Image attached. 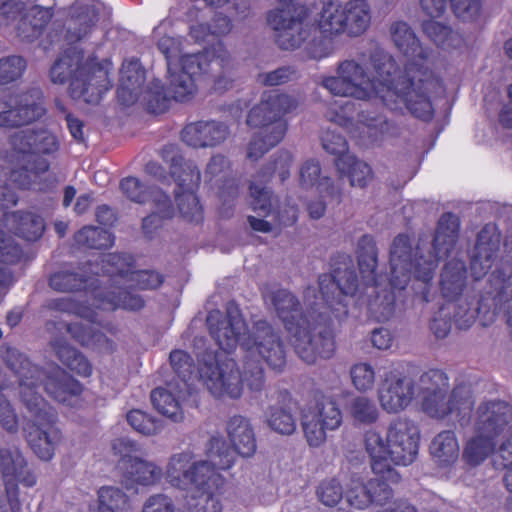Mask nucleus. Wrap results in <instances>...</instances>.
Returning <instances> with one entry per match:
<instances>
[{
  "instance_id": "54",
  "label": "nucleus",
  "mask_w": 512,
  "mask_h": 512,
  "mask_svg": "<svg viewBox=\"0 0 512 512\" xmlns=\"http://www.w3.org/2000/svg\"><path fill=\"white\" fill-rule=\"evenodd\" d=\"M170 364L177 376L185 383L191 378L195 370V363L192 356L181 349H175L169 355Z\"/></svg>"
},
{
  "instance_id": "59",
  "label": "nucleus",
  "mask_w": 512,
  "mask_h": 512,
  "mask_svg": "<svg viewBox=\"0 0 512 512\" xmlns=\"http://www.w3.org/2000/svg\"><path fill=\"white\" fill-rule=\"evenodd\" d=\"M497 456L501 459L502 468L507 470L503 478L505 487L512 493V433L499 446Z\"/></svg>"
},
{
  "instance_id": "25",
  "label": "nucleus",
  "mask_w": 512,
  "mask_h": 512,
  "mask_svg": "<svg viewBox=\"0 0 512 512\" xmlns=\"http://www.w3.org/2000/svg\"><path fill=\"white\" fill-rule=\"evenodd\" d=\"M12 101H1L5 108L0 112V127L14 128L30 124L40 119L46 112L43 93L39 88H31L18 94Z\"/></svg>"
},
{
  "instance_id": "19",
  "label": "nucleus",
  "mask_w": 512,
  "mask_h": 512,
  "mask_svg": "<svg viewBox=\"0 0 512 512\" xmlns=\"http://www.w3.org/2000/svg\"><path fill=\"white\" fill-rule=\"evenodd\" d=\"M285 8L271 10L267 22L276 32L275 41L282 50L298 48L309 35L305 21L309 10L305 6L295 5L296 0H277Z\"/></svg>"
},
{
  "instance_id": "46",
  "label": "nucleus",
  "mask_w": 512,
  "mask_h": 512,
  "mask_svg": "<svg viewBox=\"0 0 512 512\" xmlns=\"http://www.w3.org/2000/svg\"><path fill=\"white\" fill-rule=\"evenodd\" d=\"M97 508L116 512H128L130 499L122 489L114 486H103L98 492Z\"/></svg>"
},
{
  "instance_id": "29",
  "label": "nucleus",
  "mask_w": 512,
  "mask_h": 512,
  "mask_svg": "<svg viewBox=\"0 0 512 512\" xmlns=\"http://www.w3.org/2000/svg\"><path fill=\"white\" fill-rule=\"evenodd\" d=\"M501 233L493 223L485 224L477 234L470 273L473 280L482 279L490 270L500 248Z\"/></svg>"
},
{
  "instance_id": "38",
  "label": "nucleus",
  "mask_w": 512,
  "mask_h": 512,
  "mask_svg": "<svg viewBox=\"0 0 512 512\" xmlns=\"http://www.w3.org/2000/svg\"><path fill=\"white\" fill-rule=\"evenodd\" d=\"M50 345L58 360L70 371L81 377L91 376L93 371L91 362L66 340L55 338L50 342Z\"/></svg>"
},
{
  "instance_id": "6",
  "label": "nucleus",
  "mask_w": 512,
  "mask_h": 512,
  "mask_svg": "<svg viewBox=\"0 0 512 512\" xmlns=\"http://www.w3.org/2000/svg\"><path fill=\"white\" fill-rule=\"evenodd\" d=\"M136 259L128 253H108L101 259V269L109 278L105 291L93 292V305L101 311L113 312L118 308L139 311L145 300L121 285L138 290H155L164 283V275L156 270H136Z\"/></svg>"
},
{
  "instance_id": "15",
  "label": "nucleus",
  "mask_w": 512,
  "mask_h": 512,
  "mask_svg": "<svg viewBox=\"0 0 512 512\" xmlns=\"http://www.w3.org/2000/svg\"><path fill=\"white\" fill-rule=\"evenodd\" d=\"M467 280L468 269L464 261L452 259L444 264L440 274V291L445 304L453 305L455 326L459 330L469 329L482 309L483 297L474 292L463 296Z\"/></svg>"
},
{
  "instance_id": "18",
  "label": "nucleus",
  "mask_w": 512,
  "mask_h": 512,
  "mask_svg": "<svg viewBox=\"0 0 512 512\" xmlns=\"http://www.w3.org/2000/svg\"><path fill=\"white\" fill-rule=\"evenodd\" d=\"M311 400L302 414V428L308 444L319 447L326 441L327 431L338 429L343 421L342 412L332 396L320 389L311 391Z\"/></svg>"
},
{
  "instance_id": "34",
  "label": "nucleus",
  "mask_w": 512,
  "mask_h": 512,
  "mask_svg": "<svg viewBox=\"0 0 512 512\" xmlns=\"http://www.w3.org/2000/svg\"><path fill=\"white\" fill-rule=\"evenodd\" d=\"M53 17L51 8H44L34 5L22 11L18 15L19 21L16 26L18 38L23 42H34L44 33Z\"/></svg>"
},
{
  "instance_id": "21",
  "label": "nucleus",
  "mask_w": 512,
  "mask_h": 512,
  "mask_svg": "<svg viewBox=\"0 0 512 512\" xmlns=\"http://www.w3.org/2000/svg\"><path fill=\"white\" fill-rule=\"evenodd\" d=\"M336 72V76L325 77L322 81V85L333 95L358 100L377 99V86L366 69L355 60L340 62Z\"/></svg>"
},
{
  "instance_id": "43",
  "label": "nucleus",
  "mask_w": 512,
  "mask_h": 512,
  "mask_svg": "<svg viewBox=\"0 0 512 512\" xmlns=\"http://www.w3.org/2000/svg\"><path fill=\"white\" fill-rule=\"evenodd\" d=\"M74 241L79 247L102 250L113 246L114 236L106 229L84 226L75 233Z\"/></svg>"
},
{
  "instance_id": "51",
  "label": "nucleus",
  "mask_w": 512,
  "mask_h": 512,
  "mask_svg": "<svg viewBox=\"0 0 512 512\" xmlns=\"http://www.w3.org/2000/svg\"><path fill=\"white\" fill-rule=\"evenodd\" d=\"M27 68L24 57L10 55L0 58V85H8L19 80Z\"/></svg>"
},
{
  "instance_id": "36",
  "label": "nucleus",
  "mask_w": 512,
  "mask_h": 512,
  "mask_svg": "<svg viewBox=\"0 0 512 512\" xmlns=\"http://www.w3.org/2000/svg\"><path fill=\"white\" fill-rule=\"evenodd\" d=\"M423 12L431 18L441 17L450 3L454 15L463 21L472 20L478 16L481 0H419Z\"/></svg>"
},
{
  "instance_id": "45",
  "label": "nucleus",
  "mask_w": 512,
  "mask_h": 512,
  "mask_svg": "<svg viewBox=\"0 0 512 512\" xmlns=\"http://www.w3.org/2000/svg\"><path fill=\"white\" fill-rule=\"evenodd\" d=\"M151 402L160 414L171 419L173 422L183 420L184 413L179 400L167 389L163 387L153 389L151 392Z\"/></svg>"
},
{
  "instance_id": "32",
  "label": "nucleus",
  "mask_w": 512,
  "mask_h": 512,
  "mask_svg": "<svg viewBox=\"0 0 512 512\" xmlns=\"http://www.w3.org/2000/svg\"><path fill=\"white\" fill-rule=\"evenodd\" d=\"M391 38L398 50L408 58V61L422 63L429 66L432 50L423 47L412 28L404 21H396L390 26Z\"/></svg>"
},
{
  "instance_id": "28",
  "label": "nucleus",
  "mask_w": 512,
  "mask_h": 512,
  "mask_svg": "<svg viewBox=\"0 0 512 512\" xmlns=\"http://www.w3.org/2000/svg\"><path fill=\"white\" fill-rule=\"evenodd\" d=\"M12 149L18 155H24L29 162L46 160L43 156L55 153L59 149L56 137L47 130L24 129L9 138Z\"/></svg>"
},
{
  "instance_id": "10",
  "label": "nucleus",
  "mask_w": 512,
  "mask_h": 512,
  "mask_svg": "<svg viewBox=\"0 0 512 512\" xmlns=\"http://www.w3.org/2000/svg\"><path fill=\"white\" fill-rule=\"evenodd\" d=\"M231 57L222 41H218L202 52L187 54L181 58V70L172 74L169 92L178 102L188 101L196 92V81L199 77L208 76L213 71L220 74L213 76V89L215 91L227 90L231 80L226 76L231 67Z\"/></svg>"
},
{
  "instance_id": "64",
  "label": "nucleus",
  "mask_w": 512,
  "mask_h": 512,
  "mask_svg": "<svg viewBox=\"0 0 512 512\" xmlns=\"http://www.w3.org/2000/svg\"><path fill=\"white\" fill-rule=\"evenodd\" d=\"M142 512H174V504L166 495H152L145 502Z\"/></svg>"
},
{
  "instance_id": "49",
  "label": "nucleus",
  "mask_w": 512,
  "mask_h": 512,
  "mask_svg": "<svg viewBox=\"0 0 512 512\" xmlns=\"http://www.w3.org/2000/svg\"><path fill=\"white\" fill-rule=\"evenodd\" d=\"M268 426L282 435H292L296 431V419L283 407L271 406L267 416Z\"/></svg>"
},
{
  "instance_id": "35",
  "label": "nucleus",
  "mask_w": 512,
  "mask_h": 512,
  "mask_svg": "<svg viewBox=\"0 0 512 512\" xmlns=\"http://www.w3.org/2000/svg\"><path fill=\"white\" fill-rule=\"evenodd\" d=\"M3 217L4 225L26 241L39 240L45 231L44 219L39 214L19 210L5 212Z\"/></svg>"
},
{
  "instance_id": "41",
  "label": "nucleus",
  "mask_w": 512,
  "mask_h": 512,
  "mask_svg": "<svg viewBox=\"0 0 512 512\" xmlns=\"http://www.w3.org/2000/svg\"><path fill=\"white\" fill-rule=\"evenodd\" d=\"M430 453L440 467L454 464L459 456V445L455 433L446 430L437 434L430 444Z\"/></svg>"
},
{
  "instance_id": "7",
  "label": "nucleus",
  "mask_w": 512,
  "mask_h": 512,
  "mask_svg": "<svg viewBox=\"0 0 512 512\" xmlns=\"http://www.w3.org/2000/svg\"><path fill=\"white\" fill-rule=\"evenodd\" d=\"M220 470L211 461L195 460L193 452L183 451L170 457L166 477L173 487L192 493L187 501L190 512H222L226 480Z\"/></svg>"
},
{
  "instance_id": "14",
  "label": "nucleus",
  "mask_w": 512,
  "mask_h": 512,
  "mask_svg": "<svg viewBox=\"0 0 512 512\" xmlns=\"http://www.w3.org/2000/svg\"><path fill=\"white\" fill-rule=\"evenodd\" d=\"M160 156L169 164V174L177 184L175 201L181 217L189 223H202L204 210L197 196L200 170L192 161L186 160L174 144L163 146Z\"/></svg>"
},
{
  "instance_id": "20",
  "label": "nucleus",
  "mask_w": 512,
  "mask_h": 512,
  "mask_svg": "<svg viewBox=\"0 0 512 512\" xmlns=\"http://www.w3.org/2000/svg\"><path fill=\"white\" fill-rule=\"evenodd\" d=\"M112 449L114 454L120 457L122 483L126 489L148 487L160 481L162 469L155 463L137 456L140 448L136 441L125 437L117 438L112 443Z\"/></svg>"
},
{
  "instance_id": "11",
  "label": "nucleus",
  "mask_w": 512,
  "mask_h": 512,
  "mask_svg": "<svg viewBox=\"0 0 512 512\" xmlns=\"http://www.w3.org/2000/svg\"><path fill=\"white\" fill-rule=\"evenodd\" d=\"M297 101L277 90L265 91L261 101L247 115L246 123L253 128H260L249 143L247 157L258 160L272 147L282 141L287 132V122L283 117L295 110Z\"/></svg>"
},
{
  "instance_id": "12",
  "label": "nucleus",
  "mask_w": 512,
  "mask_h": 512,
  "mask_svg": "<svg viewBox=\"0 0 512 512\" xmlns=\"http://www.w3.org/2000/svg\"><path fill=\"white\" fill-rule=\"evenodd\" d=\"M447 374L440 369H430L419 378V394L422 397V410L433 418L443 419L456 413L461 426L471 419L474 402L470 396H461L460 388H454L450 394Z\"/></svg>"
},
{
  "instance_id": "9",
  "label": "nucleus",
  "mask_w": 512,
  "mask_h": 512,
  "mask_svg": "<svg viewBox=\"0 0 512 512\" xmlns=\"http://www.w3.org/2000/svg\"><path fill=\"white\" fill-rule=\"evenodd\" d=\"M110 59L99 61L95 55L84 60L83 50L75 47L66 49L50 69L53 83L69 82V95L74 100L98 104L112 87L109 71Z\"/></svg>"
},
{
  "instance_id": "2",
  "label": "nucleus",
  "mask_w": 512,
  "mask_h": 512,
  "mask_svg": "<svg viewBox=\"0 0 512 512\" xmlns=\"http://www.w3.org/2000/svg\"><path fill=\"white\" fill-rule=\"evenodd\" d=\"M206 324L220 350H206L203 353L198 373L215 398L239 399L244 385L253 393L261 392L265 387L266 379L260 362L247 356L243 372L239 370L237 362L230 356L238 345L249 355L258 354L276 372H282L285 368L284 343L272 325L260 319L254 321L249 329L234 300L227 302L225 314L217 309L210 311Z\"/></svg>"
},
{
  "instance_id": "63",
  "label": "nucleus",
  "mask_w": 512,
  "mask_h": 512,
  "mask_svg": "<svg viewBox=\"0 0 512 512\" xmlns=\"http://www.w3.org/2000/svg\"><path fill=\"white\" fill-rule=\"evenodd\" d=\"M0 424L10 432L17 431L18 418L10 402L0 390Z\"/></svg>"
},
{
  "instance_id": "37",
  "label": "nucleus",
  "mask_w": 512,
  "mask_h": 512,
  "mask_svg": "<svg viewBox=\"0 0 512 512\" xmlns=\"http://www.w3.org/2000/svg\"><path fill=\"white\" fill-rule=\"evenodd\" d=\"M230 176L231 163L228 158L221 154L213 155L207 164L205 178L219 188L220 197L225 196L226 188L229 195L236 196L238 193V186Z\"/></svg>"
},
{
  "instance_id": "27",
  "label": "nucleus",
  "mask_w": 512,
  "mask_h": 512,
  "mask_svg": "<svg viewBox=\"0 0 512 512\" xmlns=\"http://www.w3.org/2000/svg\"><path fill=\"white\" fill-rule=\"evenodd\" d=\"M366 482L352 480L346 491V500L350 507L363 510L372 505L384 506L394 496L393 485L398 483L390 482L382 475H374Z\"/></svg>"
},
{
  "instance_id": "24",
  "label": "nucleus",
  "mask_w": 512,
  "mask_h": 512,
  "mask_svg": "<svg viewBox=\"0 0 512 512\" xmlns=\"http://www.w3.org/2000/svg\"><path fill=\"white\" fill-rule=\"evenodd\" d=\"M23 165L7 172L0 167V204L5 207L15 206L18 202V195L15 189H29L38 175L48 171L50 164L48 160H36L29 162L28 158L20 155Z\"/></svg>"
},
{
  "instance_id": "13",
  "label": "nucleus",
  "mask_w": 512,
  "mask_h": 512,
  "mask_svg": "<svg viewBox=\"0 0 512 512\" xmlns=\"http://www.w3.org/2000/svg\"><path fill=\"white\" fill-rule=\"evenodd\" d=\"M512 420V408L504 401L483 402L477 409L475 435L465 444L462 459L470 467L483 463L496 450V440Z\"/></svg>"
},
{
  "instance_id": "31",
  "label": "nucleus",
  "mask_w": 512,
  "mask_h": 512,
  "mask_svg": "<svg viewBox=\"0 0 512 512\" xmlns=\"http://www.w3.org/2000/svg\"><path fill=\"white\" fill-rule=\"evenodd\" d=\"M342 177L334 182L330 177H321L320 163L314 159L305 161L300 169V185L303 188L316 187L321 197H327L329 203L340 205L343 200Z\"/></svg>"
},
{
  "instance_id": "22",
  "label": "nucleus",
  "mask_w": 512,
  "mask_h": 512,
  "mask_svg": "<svg viewBox=\"0 0 512 512\" xmlns=\"http://www.w3.org/2000/svg\"><path fill=\"white\" fill-rule=\"evenodd\" d=\"M0 471L11 512H20L19 484L32 488L37 484V474L18 450L0 449Z\"/></svg>"
},
{
  "instance_id": "23",
  "label": "nucleus",
  "mask_w": 512,
  "mask_h": 512,
  "mask_svg": "<svg viewBox=\"0 0 512 512\" xmlns=\"http://www.w3.org/2000/svg\"><path fill=\"white\" fill-rule=\"evenodd\" d=\"M293 162V156L289 151H279L270 162L259 170L254 180L249 186L250 207L261 217H267L272 212L273 193L268 189L267 184L274 174H278L280 181L283 183L290 176V167Z\"/></svg>"
},
{
  "instance_id": "5",
  "label": "nucleus",
  "mask_w": 512,
  "mask_h": 512,
  "mask_svg": "<svg viewBox=\"0 0 512 512\" xmlns=\"http://www.w3.org/2000/svg\"><path fill=\"white\" fill-rule=\"evenodd\" d=\"M369 59L376 74L371 79L377 86V99L385 107L391 111L406 108L412 116L421 121L433 120V99L445 93V86L430 67H423L422 63L415 61H407L404 74L396 81L399 66L388 52L375 49Z\"/></svg>"
},
{
  "instance_id": "61",
  "label": "nucleus",
  "mask_w": 512,
  "mask_h": 512,
  "mask_svg": "<svg viewBox=\"0 0 512 512\" xmlns=\"http://www.w3.org/2000/svg\"><path fill=\"white\" fill-rule=\"evenodd\" d=\"M23 257L22 248L5 238L4 232L0 229V262L5 265L17 264Z\"/></svg>"
},
{
  "instance_id": "17",
  "label": "nucleus",
  "mask_w": 512,
  "mask_h": 512,
  "mask_svg": "<svg viewBox=\"0 0 512 512\" xmlns=\"http://www.w3.org/2000/svg\"><path fill=\"white\" fill-rule=\"evenodd\" d=\"M227 433L232 446L228 445L223 437L217 435L210 437L205 448L209 461L221 470L231 468L236 455L251 457L257 449L254 430L246 417L241 415L231 417L227 423Z\"/></svg>"
},
{
  "instance_id": "60",
  "label": "nucleus",
  "mask_w": 512,
  "mask_h": 512,
  "mask_svg": "<svg viewBox=\"0 0 512 512\" xmlns=\"http://www.w3.org/2000/svg\"><path fill=\"white\" fill-rule=\"evenodd\" d=\"M321 141L324 150L332 155L337 156L336 158L345 154H350L348 152V143L345 137L340 133L327 130L323 133Z\"/></svg>"
},
{
  "instance_id": "57",
  "label": "nucleus",
  "mask_w": 512,
  "mask_h": 512,
  "mask_svg": "<svg viewBox=\"0 0 512 512\" xmlns=\"http://www.w3.org/2000/svg\"><path fill=\"white\" fill-rule=\"evenodd\" d=\"M363 123L367 129L366 133L375 142L382 140L388 135H392L395 129L394 124L389 122L382 114L365 116Z\"/></svg>"
},
{
  "instance_id": "55",
  "label": "nucleus",
  "mask_w": 512,
  "mask_h": 512,
  "mask_svg": "<svg viewBox=\"0 0 512 512\" xmlns=\"http://www.w3.org/2000/svg\"><path fill=\"white\" fill-rule=\"evenodd\" d=\"M146 79V71L138 58L125 59L120 69V81L142 88Z\"/></svg>"
},
{
  "instance_id": "56",
  "label": "nucleus",
  "mask_w": 512,
  "mask_h": 512,
  "mask_svg": "<svg viewBox=\"0 0 512 512\" xmlns=\"http://www.w3.org/2000/svg\"><path fill=\"white\" fill-rule=\"evenodd\" d=\"M171 99L166 95L161 81L155 80L148 86L147 110L153 114H162L169 109Z\"/></svg>"
},
{
  "instance_id": "62",
  "label": "nucleus",
  "mask_w": 512,
  "mask_h": 512,
  "mask_svg": "<svg viewBox=\"0 0 512 512\" xmlns=\"http://www.w3.org/2000/svg\"><path fill=\"white\" fill-rule=\"evenodd\" d=\"M294 73L291 67L283 66L268 73H260L257 81L265 86H277L287 83Z\"/></svg>"
},
{
  "instance_id": "42",
  "label": "nucleus",
  "mask_w": 512,
  "mask_h": 512,
  "mask_svg": "<svg viewBox=\"0 0 512 512\" xmlns=\"http://www.w3.org/2000/svg\"><path fill=\"white\" fill-rule=\"evenodd\" d=\"M317 26L324 37L345 33L343 4L332 0L323 2L317 18Z\"/></svg>"
},
{
  "instance_id": "16",
  "label": "nucleus",
  "mask_w": 512,
  "mask_h": 512,
  "mask_svg": "<svg viewBox=\"0 0 512 512\" xmlns=\"http://www.w3.org/2000/svg\"><path fill=\"white\" fill-rule=\"evenodd\" d=\"M48 308L60 312L77 313L82 322L61 323L71 337L81 346L98 350L102 353H112L115 343L107 337L104 330L112 335L116 334V328L111 324H102L95 310L76 307L70 298H57L48 304Z\"/></svg>"
},
{
  "instance_id": "52",
  "label": "nucleus",
  "mask_w": 512,
  "mask_h": 512,
  "mask_svg": "<svg viewBox=\"0 0 512 512\" xmlns=\"http://www.w3.org/2000/svg\"><path fill=\"white\" fill-rule=\"evenodd\" d=\"M318 500L325 506L334 507L343 498V486L336 477L322 480L316 488Z\"/></svg>"
},
{
  "instance_id": "40",
  "label": "nucleus",
  "mask_w": 512,
  "mask_h": 512,
  "mask_svg": "<svg viewBox=\"0 0 512 512\" xmlns=\"http://www.w3.org/2000/svg\"><path fill=\"white\" fill-rule=\"evenodd\" d=\"M335 166L341 176L349 178L351 186L364 188L373 178L371 167L352 154H345L336 158Z\"/></svg>"
},
{
  "instance_id": "48",
  "label": "nucleus",
  "mask_w": 512,
  "mask_h": 512,
  "mask_svg": "<svg viewBox=\"0 0 512 512\" xmlns=\"http://www.w3.org/2000/svg\"><path fill=\"white\" fill-rule=\"evenodd\" d=\"M129 425L138 433L151 436L161 432L162 422L147 412L140 409L130 410L126 415Z\"/></svg>"
},
{
  "instance_id": "39",
  "label": "nucleus",
  "mask_w": 512,
  "mask_h": 512,
  "mask_svg": "<svg viewBox=\"0 0 512 512\" xmlns=\"http://www.w3.org/2000/svg\"><path fill=\"white\" fill-rule=\"evenodd\" d=\"M345 33L350 36L362 35L370 26V5L366 0H349L343 4Z\"/></svg>"
},
{
  "instance_id": "8",
  "label": "nucleus",
  "mask_w": 512,
  "mask_h": 512,
  "mask_svg": "<svg viewBox=\"0 0 512 512\" xmlns=\"http://www.w3.org/2000/svg\"><path fill=\"white\" fill-rule=\"evenodd\" d=\"M364 449L369 456L371 471L382 475L390 482L400 483V473L390 464L408 466L415 462L419 452L420 430L417 424L407 417H397L390 421L386 438L374 429L364 433Z\"/></svg>"
},
{
  "instance_id": "53",
  "label": "nucleus",
  "mask_w": 512,
  "mask_h": 512,
  "mask_svg": "<svg viewBox=\"0 0 512 512\" xmlns=\"http://www.w3.org/2000/svg\"><path fill=\"white\" fill-rule=\"evenodd\" d=\"M452 323L455 324L452 304H443L430 322V330L437 339H443L451 331Z\"/></svg>"
},
{
  "instance_id": "1",
  "label": "nucleus",
  "mask_w": 512,
  "mask_h": 512,
  "mask_svg": "<svg viewBox=\"0 0 512 512\" xmlns=\"http://www.w3.org/2000/svg\"><path fill=\"white\" fill-rule=\"evenodd\" d=\"M330 268V273L318 278L320 297L316 288L305 289V311L297 296L288 289L278 287L262 293L265 303L274 309L289 333L295 353L310 365L335 354L333 320L340 322L348 316L349 299L360 287L351 255L340 252L333 255Z\"/></svg>"
},
{
  "instance_id": "26",
  "label": "nucleus",
  "mask_w": 512,
  "mask_h": 512,
  "mask_svg": "<svg viewBox=\"0 0 512 512\" xmlns=\"http://www.w3.org/2000/svg\"><path fill=\"white\" fill-rule=\"evenodd\" d=\"M415 382L398 370L385 373L378 389L380 405L387 413H399L412 403L415 397Z\"/></svg>"
},
{
  "instance_id": "47",
  "label": "nucleus",
  "mask_w": 512,
  "mask_h": 512,
  "mask_svg": "<svg viewBox=\"0 0 512 512\" xmlns=\"http://www.w3.org/2000/svg\"><path fill=\"white\" fill-rule=\"evenodd\" d=\"M348 411L355 422L370 425L379 418V410L375 402L365 396H357L348 404Z\"/></svg>"
},
{
  "instance_id": "58",
  "label": "nucleus",
  "mask_w": 512,
  "mask_h": 512,
  "mask_svg": "<svg viewBox=\"0 0 512 512\" xmlns=\"http://www.w3.org/2000/svg\"><path fill=\"white\" fill-rule=\"evenodd\" d=\"M350 375L358 391L371 390L375 384V371L368 363H357L351 367Z\"/></svg>"
},
{
  "instance_id": "30",
  "label": "nucleus",
  "mask_w": 512,
  "mask_h": 512,
  "mask_svg": "<svg viewBox=\"0 0 512 512\" xmlns=\"http://www.w3.org/2000/svg\"><path fill=\"white\" fill-rule=\"evenodd\" d=\"M229 127L220 121H197L184 126L181 139L194 148L215 147L229 136Z\"/></svg>"
},
{
  "instance_id": "50",
  "label": "nucleus",
  "mask_w": 512,
  "mask_h": 512,
  "mask_svg": "<svg viewBox=\"0 0 512 512\" xmlns=\"http://www.w3.org/2000/svg\"><path fill=\"white\" fill-rule=\"evenodd\" d=\"M422 29L438 47L443 49L456 47L454 43L456 34L451 27L434 20H426L422 24Z\"/></svg>"
},
{
  "instance_id": "44",
  "label": "nucleus",
  "mask_w": 512,
  "mask_h": 512,
  "mask_svg": "<svg viewBox=\"0 0 512 512\" xmlns=\"http://www.w3.org/2000/svg\"><path fill=\"white\" fill-rule=\"evenodd\" d=\"M91 278L68 270L54 272L49 277V286L58 292L72 293L86 290Z\"/></svg>"
},
{
  "instance_id": "3",
  "label": "nucleus",
  "mask_w": 512,
  "mask_h": 512,
  "mask_svg": "<svg viewBox=\"0 0 512 512\" xmlns=\"http://www.w3.org/2000/svg\"><path fill=\"white\" fill-rule=\"evenodd\" d=\"M460 218L452 212L443 213L436 225L432 250L426 255L418 244L413 249L407 234H399L390 248V272L378 275V251L371 235H363L357 245V260L364 288H373L369 300L371 316L378 322L388 321L395 311V290H403L413 277V302H431L432 280L441 259L453 252L460 235Z\"/></svg>"
},
{
  "instance_id": "33",
  "label": "nucleus",
  "mask_w": 512,
  "mask_h": 512,
  "mask_svg": "<svg viewBox=\"0 0 512 512\" xmlns=\"http://www.w3.org/2000/svg\"><path fill=\"white\" fill-rule=\"evenodd\" d=\"M122 193L131 201L139 204L152 201L157 203L164 216H170L172 212V200L170 196L155 186H147L138 178L129 176L120 181Z\"/></svg>"
},
{
  "instance_id": "4",
  "label": "nucleus",
  "mask_w": 512,
  "mask_h": 512,
  "mask_svg": "<svg viewBox=\"0 0 512 512\" xmlns=\"http://www.w3.org/2000/svg\"><path fill=\"white\" fill-rule=\"evenodd\" d=\"M1 352L5 364L19 378L20 398L30 414L31 419L24 426L26 440L38 458L49 461L62 440V433L56 426L57 411L37 389L43 386L51 398L68 403L83 393L84 386L57 364L44 370L16 348L3 346Z\"/></svg>"
}]
</instances>
